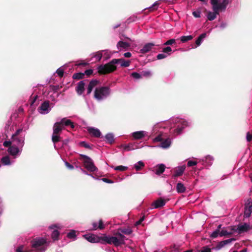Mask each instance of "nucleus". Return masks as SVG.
Instances as JSON below:
<instances>
[{"label":"nucleus","mask_w":252,"mask_h":252,"mask_svg":"<svg viewBox=\"0 0 252 252\" xmlns=\"http://www.w3.org/2000/svg\"><path fill=\"white\" fill-rule=\"evenodd\" d=\"M164 123H158L156 125L153 129V133L157 135L154 139V142H160L158 147L163 149L168 148L171 144V140L169 138H166L167 133L165 131Z\"/></svg>","instance_id":"f257e3e1"},{"label":"nucleus","mask_w":252,"mask_h":252,"mask_svg":"<svg viewBox=\"0 0 252 252\" xmlns=\"http://www.w3.org/2000/svg\"><path fill=\"white\" fill-rule=\"evenodd\" d=\"M168 123L171 125L170 132L174 135L181 134L184 129L190 125V122L179 117L171 118Z\"/></svg>","instance_id":"f03ea898"},{"label":"nucleus","mask_w":252,"mask_h":252,"mask_svg":"<svg viewBox=\"0 0 252 252\" xmlns=\"http://www.w3.org/2000/svg\"><path fill=\"white\" fill-rule=\"evenodd\" d=\"M130 63L129 61H126L124 59H114L106 64L98 66L97 69L99 73L106 74L115 70L117 68V64L120 63L122 67H128Z\"/></svg>","instance_id":"7ed1b4c3"},{"label":"nucleus","mask_w":252,"mask_h":252,"mask_svg":"<svg viewBox=\"0 0 252 252\" xmlns=\"http://www.w3.org/2000/svg\"><path fill=\"white\" fill-rule=\"evenodd\" d=\"M213 11L207 12L206 17L208 20L213 21L219 15L220 11H224L228 4V0H211Z\"/></svg>","instance_id":"20e7f679"},{"label":"nucleus","mask_w":252,"mask_h":252,"mask_svg":"<svg viewBox=\"0 0 252 252\" xmlns=\"http://www.w3.org/2000/svg\"><path fill=\"white\" fill-rule=\"evenodd\" d=\"M25 133L23 132L22 129H19L12 135L11 140L4 141L3 145L6 147L10 145L23 147L25 143Z\"/></svg>","instance_id":"39448f33"},{"label":"nucleus","mask_w":252,"mask_h":252,"mask_svg":"<svg viewBox=\"0 0 252 252\" xmlns=\"http://www.w3.org/2000/svg\"><path fill=\"white\" fill-rule=\"evenodd\" d=\"M50 241L46 238L38 237L32 241V248L36 252H44L50 245Z\"/></svg>","instance_id":"423d86ee"},{"label":"nucleus","mask_w":252,"mask_h":252,"mask_svg":"<svg viewBox=\"0 0 252 252\" xmlns=\"http://www.w3.org/2000/svg\"><path fill=\"white\" fill-rule=\"evenodd\" d=\"M101 241L109 244H114L116 246H119L124 244L125 237L121 234L118 235V237L110 236L104 234L100 237Z\"/></svg>","instance_id":"0eeeda50"},{"label":"nucleus","mask_w":252,"mask_h":252,"mask_svg":"<svg viewBox=\"0 0 252 252\" xmlns=\"http://www.w3.org/2000/svg\"><path fill=\"white\" fill-rule=\"evenodd\" d=\"M110 94V89L107 87L96 88L94 91V97L98 101L106 98Z\"/></svg>","instance_id":"6e6552de"},{"label":"nucleus","mask_w":252,"mask_h":252,"mask_svg":"<svg viewBox=\"0 0 252 252\" xmlns=\"http://www.w3.org/2000/svg\"><path fill=\"white\" fill-rule=\"evenodd\" d=\"M80 157L83 159V164L85 168L89 172H94L98 170L94 165L93 160L88 156L81 154Z\"/></svg>","instance_id":"1a4fd4ad"},{"label":"nucleus","mask_w":252,"mask_h":252,"mask_svg":"<svg viewBox=\"0 0 252 252\" xmlns=\"http://www.w3.org/2000/svg\"><path fill=\"white\" fill-rule=\"evenodd\" d=\"M8 149V152L10 155L13 157V158L19 157L22 151L23 147L10 145Z\"/></svg>","instance_id":"9d476101"},{"label":"nucleus","mask_w":252,"mask_h":252,"mask_svg":"<svg viewBox=\"0 0 252 252\" xmlns=\"http://www.w3.org/2000/svg\"><path fill=\"white\" fill-rule=\"evenodd\" d=\"M234 227V226H231V230L241 233L248 231L250 228V225L248 223H244V224H239L236 229H235Z\"/></svg>","instance_id":"9b49d317"},{"label":"nucleus","mask_w":252,"mask_h":252,"mask_svg":"<svg viewBox=\"0 0 252 252\" xmlns=\"http://www.w3.org/2000/svg\"><path fill=\"white\" fill-rule=\"evenodd\" d=\"M51 110L48 101H44L41 106L38 108V111L41 114H47Z\"/></svg>","instance_id":"f8f14e48"},{"label":"nucleus","mask_w":252,"mask_h":252,"mask_svg":"<svg viewBox=\"0 0 252 252\" xmlns=\"http://www.w3.org/2000/svg\"><path fill=\"white\" fill-rule=\"evenodd\" d=\"M61 227L59 225H52L49 226V229L53 230L51 237L54 241L58 240L60 233L58 229H60Z\"/></svg>","instance_id":"ddd939ff"},{"label":"nucleus","mask_w":252,"mask_h":252,"mask_svg":"<svg viewBox=\"0 0 252 252\" xmlns=\"http://www.w3.org/2000/svg\"><path fill=\"white\" fill-rule=\"evenodd\" d=\"M86 129L89 133L93 137H100L101 135V132L97 128L93 126H88L86 127Z\"/></svg>","instance_id":"4468645a"},{"label":"nucleus","mask_w":252,"mask_h":252,"mask_svg":"<svg viewBox=\"0 0 252 252\" xmlns=\"http://www.w3.org/2000/svg\"><path fill=\"white\" fill-rule=\"evenodd\" d=\"M142 147H139L136 143H129L127 144H122L120 148H123L125 151H132L135 149L140 148Z\"/></svg>","instance_id":"2eb2a0df"},{"label":"nucleus","mask_w":252,"mask_h":252,"mask_svg":"<svg viewBox=\"0 0 252 252\" xmlns=\"http://www.w3.org/2000/svg\"><path fill=\"white\" fill-rule=\"evenodd\" d=\"M148 132L146 131L140 130L131 133V135L135 140H139L147 136Z\"/></svg>","instance_id":"dca6fc26"},{"label":"nucleus","mask_w":252,"mask_h":252,"mask_svg":"<svg viewBox=\"0 0 252 252\" xmlns=\"http://www.w3.org/2000/svg\"><path fill=\"white\" fill-rule=\"evenodd\" d=\"M84 237L91 243H98L101 242L100 237H98L94 234H86Z\"/></svg>","instance_id":"f3484780"},{"label":"nucleus","mask_w":252,"mask_h":252,"mask_svg":"<svg viewBox=\"0 0 252 252\" xmlns=\"http://www.w3.org/2000/svg\"><path fill=\"white\" fill-rule=\"evenodd\" d=\"M130 43L127 42H124L122 40L119 41L117 44V48L120 51L127 50L130 47Z\"/></svg>","instance_id":"a211bd4d"},{"label":"nucleus","mask_w":252,"mask_h":252,"mask_svg":"<svg viewBox=\"0 0 252 252\" xmlns=\"http://www.w3.org/2000/svg\"><path fill=\"white\" fill-rule=\"evenodd\" d=\"M186 168L185 165L176 167L174 170V177H177L181 176L185 171Z\"/></svg>","instance_id":"6ab92c4d"},{"label":"nucleus","mask_w":252,"mask_h":252,"mask_svg":"<svg viewBox=\"0 0 252 252\" xmlns=\"http://www.w3.org/2000/svg\"><path fill=\"white\" fill-rule=\"evenodd\" d=\"M202 160L203 162V164L206 166H210L213 162L214 158L213 157L210 155H208L204 158H203Z\"/></svg>","instance_id":"aec40b11"},{"label":"nucleus","mask_w":252,"mask_h":252,"mask_svg":"<svg viewBox=\"0 0 252 252\" xmlns=\"http://www.w3.org/2000/svg\"><path fill=\"white\" fill-rule=\"evenodd\" d=\"M165 205V201L162 198H159L154 202L152 203V206L154 208H158L162 207Z\"/></svg>","instance_id":"412c9836"},{"label":"nucleus","mask_w":252,"mask_h":252,"mask_svg":"<svg viewBox=\"0 0 252 252\" xmlns=\"http://www.w3.org/2000/svg\"><path fill=\"white\" fill-rule=\"evenodd\" d=\"M154 46L155 44L153 43H147L140 49V52L142 54L146 53L150 51Z\"/></svg>","instance_id":"4be33fe9"},{"label":"nucleus","mask_w":252,"mask_h":252,"mask_svg":"<svg viewBox=\"0 0 252 252\" xmlns=\"http://www.w3.org/2000/svg\"><path fill=\"white\" fill-rule=\"evenodd\" d=\"M250 203L251 202H250L246 205L244 212L245 218H249L252 212V204Z\"/></svg>","instance_id":"5701e85b"},{"label":"nucleus","mask_w":252,"mask_h":252,"mask_svg":"<svg viewBox=\"0 0 252 252\" xmlns=\"http://www.w3.org/2000/svg\"><path fill=\"white\" fill-rule=\"evenodd\" d=\"M1 162L3 165L7 166L12 164L14 162V160H10V158L6 156L1 158Z\"/></svg>","instance_id":"b1692460"},{"label":"nucleus","mask_w":252,"mask_h":252,"mask_svg":"<svg viewBox=\"0 0 252 252\" xmlns=\"http://www.w3.org/2000/svg\"><path fill=\"white\" fill-rule=\"evenodd\" d=\"M85 83L83 81H80L76 87V91L77 93V94L79 95H81L83 93V91L84 90V87H85Z\"/></svg>","instance_id":"393cba45"},{"label":"nucleus","mask_w":252,"mask_h":252,"mask_svg":"<svg viewBox=\"0 0 252 252\" xmlns=\"http://www.w3.org/2000/svg\"><path fill=\"white\" fill-rule=\"evenodd\" d=\"M63 129L62 125L59 122L56 123L53 126V134H59V133Z\"/></svg>","instance_id":"a878e982"},{"label":"nucleus","mask_w":252,"mask_h":252,"mask_svg":"<svg viewBox=\"0 0 252 252\" xmlns=\"http://www.w3.org/2000/svg\"><path fill=\"white\" fill-rule=\"evenodd\" d=\"M62 125L65 126H70L72 128L74 127L73 123L69 119L65 118H63L59 122Z\"/></svg>","instance_id":"bb28decb"},{"label":"nucleus","mask_w":252,"mask_h":252,"mask_svg":"<svg viewBox=\"0 0 252 252\" xmlns=\"http://www.w3.org/2000/svg\"><path fill=\"white\" fill-rule=\"evenodd\" d=\"M97 81L96 80L91 81L87 88V94H89L91 93L93 89L96 86Z\"/></svg>","instance_id":"cd10ccee"},{"label":"nucleus","mask_w":252,"mask_h":252,"mask_svg":"<svg viewBox=\"0 0 252 252\" xmlns=\"http://www.w3.org/2000/svg\"><path fill=\"white\" fill-rule=\"evenodd\" d=\"M206 37V33H203L201 34L197 38V39L195 41V44L196 46L194 48H196L197 47L199 46L202 41H203L204 39Z\"/></svg>","instance_id":"c85d7f7f"},{"label":"nucleus","mask_w":252,"mask_h":252,"mask_svg":"<svg viewBox=\"0 0 252 252\" xmlns=\"http://www.w3.org/2000/svg\"><path fill=\"white\" fill-rule=\"evenodd\" d=\"M93 228L92 229L95 230L98 228L100 229H102L104 228V225L103 224V221L102 220H99V224L97 225V223L96 222H94L92 224Z\"/></svg>","instance_id":"c756f323"},{"label":"nucleus","mask_w":252,"mask_h":252,"mask_svg":"<svg viewBox=\"0 0 252 252\" xmlns=\"http://www.w3.org/2000/svg\"><path fill=\"white\" fill-rule=\"evenodd\" d=\"M165 166L163 164H158L156 169V174L159 175L162 174L165 170Z\"/></svg>","instance_id":"7c9ffc66"},{"label":"nucleus","mask_w":252,"mask_h":252,"mask_svg":"<svg viewBox=\"0 0 252 252\" xmlns=\"http://www.w3.org/2000/svg\"><path fill=\"white\" fill-rule=\"evenodd\" d=\"M105 138L107 142L112 144L114 141V136L112 133H108L105 136Z\"/></svg>","instance_id":"2f4dec72"},{"label":"nucleus","mask_w":252,"mask_h":252,"mask_svg":"<svg viewBox=\"0 0 252 252\" xmlns=\"http://www.w3.org/2000/svg\"><path fill=\"white\" fill-rule=\"evenodd\" d=\"M186 190V188L182 183H178L177 185V191L178 192L183 193Z\"/></svg>","instance_id":"473e14b6"},{"label":"nucleus","mask_w":252,"mask_h":252,"mask_svg":"<svg viewBox=\"0 0 252 252\" xmlns=\"http://www.w3.org/2000/svg\"><path fill=\"white\" fill-rule=\"evenodd\" d=\"M103 56L102 51H99L93 55L92 58L95 59V61H99Z\"/></svg>","instance_id":"72a5a7b5"},{"label":"nucleus","mask_w":252,"mask_h":252,"mask_svg":"<svg viewBox=\"0 0 252 252\" xmlns=\"http://www.w3.org/2000/svg\"><path fill=\"white\" fill-rule=\"evenodd\" d=\"M103 53V57L105 60H108L110 58L113 54V53L108 50H101Z\"/></svg>","instance_id":"f704fd0d"},{"label":"nucleus","mask_w":252,"mask_h":252,"mask_svg":"<svg viewBox=\"0 0 252 252\" xmlns=\"http://www.w3.org/2000/svg\"><path fill=\"white\" fill-rule=\"evenodd\" d=\"M52 141L54 143V148L56 149H57L56 143L57 142H59L61 140V137L60 136L59 134H53L52 137Z\"/></svg>","instance_id":"c9c22d12"},{"label":"nucleus","mask_w":252,"mask_h":252,"mask_svg":"<svg viewBox=\"0 0 252 252\" xmlns=\"http://www.w3.org/2000/svg\"><path fill=\"white\" fill-rule=\"evenodd\" d=\"M144 166V163L142 161H139L134 164V167L137 171L140 170L142 167Z\"/></svg>","instance_id":"e433bc0d"},{"label":"nucleus","mask_w":252,"mask_h":252,"mask_svg":"<svg viewBox=\"0 0 252 252\" xmlns=\"http://www.w3.org/2000/svg\"><path fill=\"white\" fill-rule=\"evenodd\" d=\"M193 38L192 35L182 36L180 37V40L183 43H185L188 41L191 40Z\"/></svg>","instance_id":"4c0bfd02"},{"label":"nucleus","mask_w":252,"mask_h":252,"mask_svg":"<svg viewBox=\"0 0 252 252\" xmlns=\"http://www.w3.org/2000/svg\"><path fill=\"white\" fill-rule=\"evenodd\" d=\"M67 237L69 239L75 240L76 239V232L74 230H71L67 234Z\"/></svg>","instance_id":"58836bf2"},{"label":"nucleus","mask_w":252,"mask_h":252,"mask_svg":"<svg viewBox=\"0 0 252 252\" xmlns=\"http://www.w3.org/2000/svg\"><path fill=\"white\" fill-rule=\"evenodd\" d=\"M172 51V50L171 48L169 46L165 47V48H163V49H162V52L164 53L168 56L171 54Z\"/></svg>","instance_id":"ea45409f"},{"label":"nucleus","mask_w":252,"mask_h":252,"mask_svg":"<svg viewBox=\"0 0 252 252\" xmlns=\"http://www.w3.org/2000/svg\"><path fill=\"white\" fill-rule=\"evenodd\" d=\"M112 167L113 168V166ZM114 168L115 170L125 171L127 169V167L123 165H119L114 167Z\"/></svg>","instance_id":"a19ab883"},{"label":"nucleus","mask_w":252,"mask_h":252,"mask_svg":"<svg viewBox=\"0 0 252 252\" xmlns=\"http://www.w3.org/2000/svg\"><path fill=\"white\" fill-rule=\"evenodd\" d=\"M201 10L198 9L196 11L192 12V15L195 18H199L201 16Z\"/></svg>","instance_id":"79ce46f5"},{"label":"nucleus","mask_w":252,"mask_h":252,"mask_svg":"<svg viewBox=\"0 0 252 252\" xmlns=\"http://www.w3.org/2000/svg\"><path fill=\"white\" fill-rule=\"evenodd\" d=\"M232 233V232H228L227 231H226L225 230H222L220 232V236H223L231 235Z\"/></svg>","instance_id":"37998d69"},{"label":"nucleus","mask_w":252,"mask_h":252,"mask_svg":"<svg viewBox=\"0 0 252 252\" xmlns=\"http://www.w3.org/2000/svg\"><path fill=\"white\" fill-rule=\"evenodd\" d=\"M79 145L80 146L83 147L84 148H87V149H91V146L90 145L86 143V142L82 141L79 143Z\"/></svg>","instance_id":"c03bdc74"},{"label":"nucleus","mask_w":252,"mask_h":252,"mask_svg":"<svg viewBox=\"0 0 252 252\" xmlns=\"http://www.w3.org/2000/svg\"><path fill=\"white\" fill-rule=\"evenodd\" d=\"M121 232L126 235H129L132 233V230L129 228H124L121 230Z\"/></svg>","instance_id":"a18cd8bd"},{"label":"nucleus","mask_w":252,"mask_h":252,"mask_svg":"<svg viewBox=\"0 0 252 252\" xmlns=\"http://www.w3.org/2000/svg\"><path fill=\"white\" fill-rule=\"evenodd\" d=\"M168 57V56L165 54L164 53H160V54H158V55H157V59L158 60H161V59H165L166 58H167Z\"/></svg>","instance_id":"49530a36"},{"label":"nucleus","mask_w":252,"mask_h":252,"mask_svg":"<svg viewBox=\"0 0 252 252\" xmlns=\"http://www.w3.org/2000/svg\"><path fill=\"white\" fill-rule=\"evenodd\" d=\"M176 42V40L175 39H170L168 40H167V41H166L164 43V45H172L174 43H175Z\"/></svg>","instance_id":"de8ad7c7"},{"label":"nucleus","mask_w":252,"mask_h":252,"mask_svg":"<svg viewBox=\"0 0 252 252\" xmlns=\"http://www.w3.org/2000/svg\"><path fill=\"white\" fill-rule=\"evenodd\" d=\"M246 140L247 142H251L252 140V132L249 131L247 133Z\"/></svg>","instance_id":"09e8293b"},{"label":"nucleus","mask_w":252,"mask_h":252,"mask_svg":"<svg viewBox=\"0 0 252 252\" xmlns=\"http://www.w3.org/2000/svg\"><path fill=\"white\" fill-rule=\"evenodd\" d=\"M131 76L136 79H140L141 77V75L139 73L136 72L132 73Z\"/></svg>","instance_id":"8fccbe9b"},{"label":"nucleus","mask_w":252,"mask_h":252,"mask_svg":"<svg viewBox=\"0 0 252 252\" xmlns=\"http://www.w3.org/2000/svg\"><path fill=\"white\" fill-rule=\"evenodd\" d=\"M83 74L81 73H76L73 74V78L74 79H80L82 78Z\"/></svg>","instance_id":"3c124183"},{"label":"nucleus","mask_w":252,"mask_h":252,"mask_svg":"<svg viewBox=\"0 0 252 252\" xmlns=\"http://www.w3.org/2000/svg\"><path fill=\"white\" fill-rule=\"evenodd\" d=\"M159 3L158 1L155 2L152 6L149 7V9H152L153 10H156L158 9Z\"/></svg>","instance_id":"603ef678"},{"label":"nucleus","mask_w":252,"mask_h":252,"mask_svg":"<svg viewBox=\"0 0 252 252\" xmlns=\"http://www.w3.org/2000/svg\"><path fill=\"white\" fill-rule=\"evenodd\" d=\"M219 232V231H217V230H216L211 233L210 237L212 238H216L219 235H220Z\"/></svg>","instance_id":"864d4df0"},{"label":"nucleus","mask_w":252,"mask_h":252,"mask_svg":"<svg viewBox=\"0 0 252 252\" xmlns=\"http://www.w3.org/2000/svg\"><path fill=\"white\" fill-rule=\"evenodd\" d=\"M63 69L62 67L59 68L56 71V73L61 77L63 76Z\"/></svg>","instance_id":"5fc2aeb1"},{"label":"nucleus","mask_w":252,"mask_h":252,"mask_svg":"<svg viewBox=\"0 0 252 252\" xmlns=\"http://www.w3.org/2000/svg\"><path fill=\"white\" fill-rule=\"evenodd\" d=\"M225 245H226L225 244V242H223V241H221L219 243V244L216 247V249L219 250H220V249H221L223 247H224Z\"/></svg>","instance_id":"6e6d98bb"},{"label":"nucleus","mask_w":252,"mask_h":252,"mask_svg":"<svg viewBox=\"0 0 252 252\" xmlns=\"http://www.w3.org/2000/svg\"><path fill=\"white\" fill-rule=\"evenodd\" d=\"M15 252H25L24 251V246L20 245L16 249Z\"/></svg>","instance_id":"4d7b16f0"},{"label":"nucleus","mask_w":252,"mask_h":252,"mask_svg":"<svg viewBox=\"0 0 252 252\" xmlns=\"http://www.w3.org/2000/svg\"><path fill=\"white\" fill-rule=\"evenodd\" d=\"M188 166L190 167L194 165H196L197 164V162L195 161L189 160L188 162Z\"/></svg>","instance_id":"13d9d810"},{"label":"nucleus","mask_w":252,"mask_h":252,"mask_svg":"<svg viewBox=\"0 0 252 252\" xmlns=\"http://www.w3.org/2000/svg\"><path fill=\"white\" fill-rule=\"evenodd\" d=\"M100 180H102L103 182L106 183H108V184L114 183V182L112 180L108 179L107 178H102V179H101Z\"/></svg>","instance_id":"bf43d9fd"},{"label":"nucleus","mask_w":252,"mask_h":252,"mask_svg":"<svg viewBox=\"0 0 252 252\" xmlns=\"http://www.w3.org/2000/svg\"><path fill=\"white\" fill-rule=\"evenodd\" d=\"M200 252H211V249L207 247H203Z\"/></svg>","instance_id":"052dcab7"},{"label":"nucleus","mask_w":252,"mask_h":252,"mask_svg":"<svg viewBox=\"0 0 252 252\" xmlns=\"http://www.w3.org/2000/svg\"><path fill=\"white\" fill-rule=\"evenodd\" d=\"M65 166H66L67 168H68V169H73L74 168V167L73 165H71L70 164H69L68 162H67V161H65Z\"/></svg>","instance_id":"680f3d73"},{"label":"nucleus","mask_w":252,"mask_h":252,"mask_svg":"<svg viewBox=\"0 0 252 252\" xmlns=\"http://www.w3.org/2000/svg\"><path fill=\"white\" fill-rule=\"evenodd\" d=\"M32 97H33V100H31V105H33L38 97V95H33Z\"/></svg>","instance_id":"e2e57ef3"},{"label":"nucleus","mask_w":252,"mask_h":252,"mask_svg":"<svg viewBox=\"0 0 252 252\" xmlns=\"http://www.w3.org/2000/svg\"><path fill=\"white\" fill-rule=\"evenodd\" d=\"M235 239L231 238V239H227V240H224L223 242H225V245H227V244H228L229 243H231L232 241H235Z\"/></svg>","instance_id":"0e129e2a"},{"label":"nucleus","mask_w":252,"mask_h":252,"mask_svg":"<svg viewBox=\"0 0 252 252\" xmlns=\"http://www.w3.org/2000/svg\"><path fill=\"white\" fill-rule=\"evenodd\" d=\"M93 72V71L92 69H87L85 71V73L87 75H90L92 74Z\"/></svg>","instance_id":"69168bd1"},{"label":"nucleus","mask_w":252,"mask_h":252,"mask_svg":"<svg viewBox=\"0 0 252 252\" xmlns=\"http://www.w3.org/2000/svg\"><path fill=\"white\" fill-rule=\"evenodd\" d=\"M143 74L144 76H150L151 75V73L150 71H144L143 72Z\"/></svg>","instance_id":"338daca9"},{"label":"nucleus","mask_w":252,"mask_h":252,"mask_svg":"<svg viewBox=\"0 0 252 252\" xmlns=\"http://www.w3.org/2000/svg\"><path fill=\"white\" fill-rule=\"evenodd\" d=\"M124 56L125 58H130L131 56V54L130 52H126L124 53Z\"/></svg>","instance_id":"774afa93"}]
</instances>
